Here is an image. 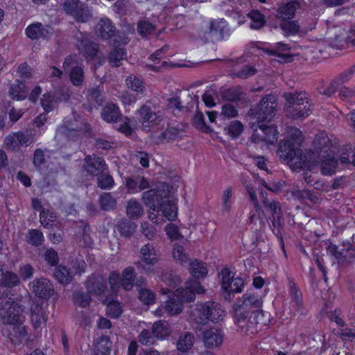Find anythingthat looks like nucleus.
Returning a JSON list of instances; mask_svg holds the SVG:
<instances>
[{"instance_id":"9","label":"nucleus","mask_w":355,"mask_h":355,"mask_svg":"<svg viewBox=\"0 0 355 355\" xmlns=\"http://www.w3.org/2000/svg\"><path fill=\"white\" fill-rule=\"evenodd\" d=\"M63 8L77 22H87L92 17L91 10L87 5L82 3L80 0H66L63 4Z\"/></svg>"},{"instance_id":"21","label":"nucleus","mask_w":355,"mask_h":355,"mask_svg":"<svg viewBox=\"0 0 355 355\" xmlns=\"http://www.w3.org/2000/svg\"><path fill=\"white\" fill-rule=\"evenodd\" d=\"M125 187L129 193H136L150 187L149 181L144 177L135 175L125 178Z\"/></svg>"},{"instance_id":"29","label":"nucleus","mask_w":355,"mask_h":355,"mask_svg":"<svg viewBox=\"0 0 355 355\" xmlns=\"http://www.w3.org/2000/svg\"><path fill=\"white\" fill-rule=\"evenodd\" d=\"M312 110L311 105L304 103V105H290L286 109L288 114L294 119H304L310 115Z\"/></svg>"},{"instance_id":"41","label":"nucleus","mask_w":355,"mask_h":355,"mask_svg":"<svg viewBox=\"0 0 355 355\" xmlns=\"http://www.w3.org/2000/svg\"><path fill=\"white\" fill-rule=\"evenodd\" d=\"M73 298L74 304L78 306L86 308L92 302L91 294L83 291H77L73 293Z\"/></svg>"},{"instance_id":"6","label":"nucleus","mask_w":355,"mask_h":355,"mask_svg":"<svg viewBox=\"0 0 355 355\" xmlns=\"http://www.w3.org/2000/svg\"><path fill=\"white\" fill-rule=\"evenodd\" d=\"M277 98L274 95H266L259 104L250 110V115L258 123L271 121L276 114Z\"/></svg>"},{"instance_id":"55","label":"nucleus","mask_w":355,"mask_h":355,"mask_svg":"<svg viewBox=\"0 0 355 355\" xmlns=\"http://www.w3.org/2000/svg\"><path fill=\"white\" fill-rule=\"evenodd\" d=\"M220 285L223 290L230 287V282L234 279L232 272L227 268H224L219 273Z\"/></svg>"},{"instance_id":"25","label":"nucleus","mask_w":355,"mask_h":355,"mask_svg":"<svg viewBox=\"0 0 355 355\" xmlns=\"http://www.w3.org/2000/svg\"><path fill=\"white\" fill-rule=\"evenodd\" d=\"M121 45H114V48L107 55L108 62L112 67H119L122 65L121 61L127 57V51Z\"/></svg>"},{"instance_id":"61","label":"nucleus","mask_w":355,"mask_h":355,"mask_svg":"<svg viewBox=\"0 0 355 355\" xmlns=\"http://www.w3.org/2000/svg\"><path fill=\"white\" fill-rule=\"evenodd\" d=\"M44 261L50 266H56L59 262V257L57 252L52 248L46 249L44 253Z\"/></svg>"},{"instance_id":"22","label":"nucleus","mask_w":355,"mask_h":355,"mask_svg":"<svg viewBox=\"0 0 355 355\" xmlns=\"http://www.w3.org/2000/svg\"><path fill=\"white\" fill-rule=\"evenodd\" d=\"M300 4L297 1H291L286 3L280 5L277 10L276 17L282 21L290 20L295 17L297 9L300 8Z\"/></svg>"},{"instance_id":"23","label":"nucleus","mask_w":355,"mask_h":355,"mask_svg":"<svg viewBox=\"0 0 355 355\" xmlns=\"http://www.w3.org/2000/svg\"><path fill=\"white\" fill-rule=\"evenodd\" d=\"M142 124L148 126L150 124H157L161 121L160 116L147 105H143L138 110Z\"/></svg>"},{"instance_id":"56","label":"nucleus","mask_w":355,"mask_h":355,"mask_svg":"<svg viewBox=\"0 0 355 355\" xmlns=\"http://www.w3.org/2000/svg\"><path fill=\"white\" fill-rule=\"evenodd\" d=\"M78 234L81 235V241L85 247H90L92 244V239L90 236V227L87 224H82L79 227Z\"/></svg>"},{"instance_id":"46","label":"nucleus","mask_w":355,"mask_h":355,"mask_svg":"<svg viewBox=\"0 0 355 355\" xmlns=\"http://www.w3.org/2000/svg\"><path fill=\"white\" fill-rule=\"evenodd\" d=\"M173 255L175 261L178 262L181 265L189 263L191 261L188 254L185 252L183 245L178 243L174 245Z\"/></svg>"},{"instance_id":"26","label":"nucleus","mask_w":355,"mask_h":355,"mask_svg":"<svg viewBox=\"0 0 355 355\" xmlns=\"http://www.w3.org/2000/svg\"><path fill=\"white\" fill-rule=\"evenodd\" d=\"M31 322L35 329L45 324L47 320V314L42 304H35L31 308Z\"/></svg>"},{"instance_id":"48","label":"nucleus","mask_w":355,"mask_h":355,"mask_svg":"<svg viewBox=\"0 0 355 355\" xmlns=\"http://www.w3.org/2000/svg\"><path fill=\"white\" fill-rule=\"evenodd\" d=\"M72 92L69 87H60L55 89L53 92L55 103L61 102H68L71 96Z\"/></svg>"},{"instance_id":"28","label":"nucleus","mask_w":355,"mask_h":355,"mask_svg":"<svg viewBox=\"0 0 355 355\" xmlns=\"http://www.w3.org/2000/svg\"><path fill=\"white\" fill-rule=\"evenodd\" d=\"M101 116L108 123L117 122L122 117L119 108L114 103H108L103 108Z\"/></svg>"},{"instance_id":"1","label":"nucleus","mask_w":355,"mask_h":355,"mask_svg":"<svg viewBox=\"0 0 355 355\" xmlns=\"http://www.w3.org/2000/svg\"><path fill=\"white\" fill-rule=\"evenodd\" d=\"M262 306V297L252 291H248L237 298L232 306L236 325L247 334L257 332L259 324L266 325L268 320L265 318Z\"/></svg>"},{"instance_id":"17","label":"nucleus","mask_w":355,"mask_h":355,"mask_svg":"<svg viewBox=\"0 0 355 355\" xmlns=\"http://www.w3.org/2000/svg\"><path fill=\"white\" fill-rule=\"evenodd\" d=\"M31 284L33 293L39 298L49 299L55 293L53 284L47 278H35Z\"/></svg>"},{"instance_id":"62","label":"nucleus","mask_w":355,"mask_h":355,"mask_svg":"<svg viewBox=\"0 0 355 355\" xmlns=\"http://www.w3.org/2000/svg\"><path fill=\"white\" fill-rule=\"evenodd\" d=\"M257 73V69L253 66L245 65L239 70L234 71V76L246 79L250 76H254Z\"/></svg>"},{"instance_id":"34","label":"nucleus","mask_w":355,"mask_h":355,"mask_svg":"<svg viewBox=\"0 0 355 355\" xmlns=\"http://www.w3.org/2000/svg\"><path fill=\"white\" fill-rule=\"evenodd\" d=\"M127 216L133 220L138 219L144 214L142 205L135 199H130L127 204Z\"/></svg>"},{"instance_id":"14","label":"nucleus","mask_w":355,"mask_h":355,"mask_svg":"<svg viewBox=\"0 0 355 355\" xmlns=\"http://www.w3.org/2000/svg\"><path fill=\"white\" fill-rule=\"evenodd\" d=\"M53 28L49 25L35 22L26 28V36L32 40H49L53 35Z\"/></svg>"},{"instance_id":"57","label":"nucleus","mask_w":355,"mask_h":355,"mask_svg":"<svg viewBox=\"0 0 355 355\" xmlns=\"http://www.w3.org/2000/svg\"><path fill=\"white\" fill-rule=\"evenodd\" d=\"M180 132L178 128L169 126L161 133L159 139L166 141L175 140L179 137Z\"/></svg>"},{"instance_id":"40","label":"nucleus","mask_w":355,"mask_h":355,"mask_svg":"<svg viewBox=\"0 0 355 355\" xmlns=\"http://www.w3.org/2000/svg\"><path fill=\"white\" fill-rule=\"evenodd\" d=\"M152 332L157 338H164L170 334L168 324L166 321H157L152 327Z\"/></svg>"},{"instance_id":"53","label":"nucleus","mask_w":355,"mask_h":355,"mask_svg":"<svg viewBox=\"0 0 355 355\" xmlns=\"http://www.w3.org/2000/svg\"><path fill=\"white\" fill-rule=\"evenodd\" d=\"M114 180L108 173H101L97 178V185L101 189H110L114 185Z\"/></svg>"},{"instance_id":"39","label":"nucleus","mask_w":355,"mask_h":355,"mask_svg":"<svg viewBox=\"0 0 355 355\" xmlns=\"http://www.w3.org/2000/svg\"><path fill=\"white\" fill-rule=\"evenodd\" d=\"M69 80L73 86H82L85 80L83 67L79 65L73 67L69 73Z\"/></svg>"},{"instance_id":"2","label":"nucleus","mask_w":355,"mask_h":355,"mask_svg":"<svg viewBox=\"0 0 355 355\" xmlns=\"http://www.w3.org/2000/svg\"><path fill=\"white\" fill-rule=\"evenodd\" d=\"M303 141L302 132L291 127L287 130V139L279 142L278 153L281 159L297 168L306 166V156L300 148Z\"/></svg>"},{"instance_id":"3","label":"nucleus","mask_w":355,"mask_h":355,"mask_svg":"<svg viewBox=\"0 0 355 355\" xmlns=\"http://www.w3.org/2000/svg\"><path fill=\"white\" fill-rule=\"evenodd\" d=\"M204 292L205 289L198 281L188 280L184 288L177 289L175 293L169 297L162 306V310L169 315H176L182 312L184 302L193 301L196 293L201 294Z\"/></svg>"},{"instance_id":"63","label":"nucleus","mask_w":355,"mask_h":355,"mask_svg":"<svg viewBox=\"0 0 355 355\" xmlns=\"http://www.w3.org/2000/svg\"><path fill=\"white\" fill-rule=\"evenodd\" d=\"M244 282L241 277L234 278L230 284V287L227 289H224L225 292H232L234 293H241L244 288Z\"/></svg>"},{"instance_id":"42","label":"nucleus","mask_w":355,"mask_h":355,"mask_svg":"<svg viewBox=\"0 0 355 355\" xmlns=\"http://www.w3.org/2000/svg\"><path fill=\"white\" fill-rule=\"evenodd\" d=\"M220 95L227 101H238L241 99L243 92L240 87H232L221 91Z\"/></svg>"},{"instance_id":"4","label":"nucleus","mask_w":355,"mask_h":355,"mask_svg":"<svg viewBox=\"0 0 355 355\" xmlns=\"http://www.w3.org/2000/svg\"><path fill=\"white\" fill-rule=\"evenodd\" d=\"M315 150L320 162V169L323 175H332L338 165V161L330 150V141L327 137H319L315 140Z\"/></svg>"},{"instance_id":"27","label":"nucleus","mask_w":355,"mask_h":355,"mask_svg":"<svg viewBox=\"0 0 355 355\" xmlns=\"http://www.w3.org/2000/svg\"><path fill=\"white\" fill-rule=\"evenodd\" d=\"M284 97L286 101V109L290 105L298 106L309 103L308 94L304 92H286L284 94Z\"/></svg>"},{"instance_id":"50","label":"nucleus","mask_w":355,"mask_h":355,"mask_svg":"<svg viewBox=\"0 0 355 355\" xmlns=\"http://www.w3.org/2000/svg\"><path fill=\"white\" fill-rule=\"evenodd\" d=\"M160 278L164 283L170 286L176 287L180 284V277L169 270H163Z\"/></svg>"},{"instance_id":"18","label":"nucleus","mask_w":355,"mask_h":355,"mask_svg":"<svg viewBox=\"0 0 355 355\" xmlns=\"http://www.w3.org/2000/svg\"><path fill=\"white\" fill-rule=\"evenodd\" d=\"M85 286L91 295H101L107 290V279L101 275L92 274L87 277Z\"/></svg>"},{"instance_id":"58","label":"nucleus","mask_w":355,"mask_h":355,"mask_svg":"<svg viewBox=\"0 0 355 355\" xmlns=\"http://www.w3.org/2000/svg\"><path fill=\"white\" fill-rule=\"evenodd\" d=\"M54 103H55V98L53 94L45 93L41 98V105L46 113L53 110Z\"/></svg>"},{"instance_id":"51","label":"nucleus","mask_w":355,"mask_h":355,"mask_svg":"<svg viewBox=\"0 0 355 355\" xmlns=\"http://www.w3.org/2000/svg\"><path fill=\"white\" fill-rule=\"evenodd\" d=\"M107 304V314L113 318H119L122 313V307L118 301L112 300L107 303V300L103 302Z\"/></svg>"},{"instance_id":"38","label":"nucleus","mask_w":355,"mask_h":355,"mask_svg":"<svg viewBox=\"0 0 355 355\" xmlns=\"http://www.w3.org/2000/svg\"><path fill=\"white\" fill-rule=\"evenodd\" d=\"M111 346L110 337L107 335H102L96 340V355H109Z\"/></svg>"},{"instance_id":"60","label":"nucleus","mask_w":355,"mask_h":355,"mask_svg":"<svg viewBox=\"0 0 355 355\" xmlns=\"http://www.w3.org/2000/svg\"><path fill=\"white\" fill-rule=\"evenodd\" d=\"M139 298L145 304H152L155 303V295L148 288H139Z\"/></svg>"},{"instance_id":"12","label":"nucleus","mask_w":355,"mask_h":355,"mask_svg":"<svg viewBox=\"0 0 355 355\" xmlns=\"http://www.w3.org/2000/svg\"><path fill=\"white\" fill-rule=\"evenodd\" d=\"M264 207L271 211V223L274 228L273 232L279 239L282 244L284 245L281 229L284 224V219L279 202L275 200H264Z\"/></svg>"},{"instance_id":"52","label":"nucleus","mask_w":355,"mask_h":355,"mask_svg":"<svg viewBox=\"0 0 355 355\" xmlns=\"http://www.w3.org/2000/svg\"><path fill=\"white\" fill-rule=\"evenodd\" d=\"M101 208L105 211L113 209L116 206V200L109 193H105L99 198Z\"/></svg>"},{"instance_id":"5","label":"nucleus","mask_w":355,"mask_h":355,"mask_svg":"<svg viewBox=\"0 0 355 355\" xmlns=\"http://www.w3.org/2000/svg\"><path fill=\"white\" fill-rule=\"evenodd\" d=\"M139 254V260L134 262L139 272L148 276L157 275L158 270L156 264L158 262V258L153 244L148 243L142 246Z\"/></svg>"},{"instance_id":"10","label":"nucleus","mask_w":355,"mask_h":355,"mask_svg":"<svg viewBox=\"0 0 355 355\" xmlns=\"http://www.w3.org/2000/svg\"><path fill=\"white\" fill-rule=\"evenodd\" d=\"M256 122L252 123L251 128L254 130L252 135V141L254 143L264 141L270 144H274L277 141V130L273 125H266Z\"/></svg>"},{"instance_id":"43","label":"nucleus","mask_w":355,"mask_h":355,"mask_svg":"<svg viewBox=\"0 0 355 355\" xmlns=\"http://www.w3.org/2000/svg\"><path fill=\"white\" fill-rule=\"evenodd\" d=\"M279 27L285 36H289L296 35L300 31V26L297 21L284 20L281 21Z\"/></svg>"},{"instance_id":"47","label":"nucleus","mask_w":355,"mask_h":355,"mask_svg":"<svg viewBox=\"0 0 355 355\" xmlns=\"http://www.w3.org/2000/svg\"><path fill=\"white\" fill-rule=\"evenodd\" d=\"M288 44H284L282 42H278L275 44V48L270 51H269V53L270 55H274L277 56L278 58L285 60L286 62H291L292 60V57L286 53H279V51H285L289 50Z\"/></svg>"},{"instance_id":"33","label":"nucleus","mask_w":355,"mask_h":355,"mask_svg":"<svg viewBox=\"0 0 355 355\" xmlns=\"http://www.w3.org/2000/svg\"><path fill=\"white\" fill-rule=\"evenodd\" d=\"M116 227L121 236L130 237L135 233L137 225L128 219H122L118 222Z\"/></svg>"},{"instance_id":"20","label":"nucleus","mask_w":355,"mask_h":355,"mask_svg":"<svg viewBox=\"0 0 355 355\" xmlns=\"http://www.w3.org/2000/svg\"><path fill=\"white\" fill-rule=\"evenodd\" d=\"M202 340L205 347L214 348L221 345L223 340V334L220 329L210 328L203 332Z\"/></svg>"},{"instance_id":"16","label":"nucleus","mask_w":355,"mask_h":355,"mask_svg":"<svg viewBox=\"0 0 355 355\" xmlns=\"http://www.w3.org/2000/svg\"><path fill=\"white\" fill-rule=\"evenodd\" d=\"M69 130L77 132V139H79L84 134L89 135L91 132L90 125L82 120L73 119V121H65L64 123L58 128L59 134H69Z\"/></svg>"},{"instance_id":"45","label":"nucleus","mask_w":355,"mask_h":355,"mask_svg":"<svg viewBox=\"0 0 355 355\" xmlns=\"http://www.w3.org/2000/svg\"><path fill=\"white\" fill-rule=\"evenodd\" d=\"M248 15L252 21L250 25L252 29H259L266 24L264 15L257 10H252Z\"/></svg>"},{"instance_id":"54","label":"nucleus","mask_w":355,"mask_h":355,"mask_svg":"<svg viewBox=\"0 0 355 355\" xmlns=\"http://www.w3.org/2000/svg\"><path fill=\"white\" fill-rule=\"evenodd\" d=\"M155 25L148 21H140L137 24V32L143 37L151 34L155 30Z\"/></svg>"},{"instance_id":"7","label":"nucleus","mask_w":355,"mask_h":355,"mask_svg":"<svg viewBox=\"0 0 355 355\" xmlns=\"http://www.w3.org/2000/svg\"><path fill=\"white\" fill-rule=\"evenodd\" d=\"M95 33L98 37L103 40H110L112 45L126 44V39L122 37L112 20L107 17L99 19L95 26Z\"/></svg>"},{"instance_id":"44","label":"nucleus","mask_w":355,"mask_h":355,"mask_svg":"<svg viewBox=\"0 0 355 355\" xmlns=\"http://www.w3.org/2000/svg\"><path fill=\"white\" fill-rule=\"evenodd\" d=\"M53 276L58 282L62 284H68L72 279L69 270L62 266H58L55 268Z\"/></svg>"},{"instance_id":"19","label":"nucleus","mask_w":355,"mask_h":355,"mask_svg":"<svg viewBox=\"0 0 355 355\" xmlns=\"http://www.w3.org/2000/svg\"><path fill=\"white\" fill-rule=\"evenodd\" d=\"M84 168L87 173L92 175H98L104 173L107 169L105 161L103 157L93 155H87L85 158Z\"/></svg>"},{"instance_id":"32","label":"nucleus","mask_w":355,"mask_h":355,"mask_svg":"<svg viewBox=\"0 0 355 355\" xmlns=\"http://www.w3.org/2000/svg\"><path fill=\"white\" fill-rule=\"evenodd\" d=\"M125 84L130 89L136 92L137 95H144L146 87L143 80L140 78L130 74L126 78Z\"/></svg>"},{"instance_id":"59","label":"nucleus","mask_w":355,"mask_h":355,"mask_svg":"<svg viewBox=\"0 0 355 355\" xmlns=\"http://www.w3.org/2000/svg\"><path fill=\"white\" fill-rule=\"evenodd\" d=\"M19 283L18 275L12 272H6L2 277V284L8 288L13 287Z\"/></svg>"},{"instance_id":"11","label":"nucleus","mask_w":355,"mask_h":355,"mask_svg":"<svg viewBox=\"0 0 355 355\" xmlns=\"http://www.w3.org/2000/svg\"><path fill=\"white\" fill-rule=\"evenodd\" d=\"M168 193L167 186L162 185L161 187L150 189L144 191L142 193L141 200L150 209L153 211L157 210L164 200L168 197Z\"/></svg>"},{"instance_id":"49","label":"nucleus","mask_w":355,"mask_h":355,"mask_svg":"<svg viewBox=\"0 0 355 355\" xmlns=\"http://www.w3.org/2000/svg\"><path fill=\"white\" fill-rule=\"evenodd\" d=\"M224 131L232 139L237 138L243 131V125L239 121H233L228 126L224 128Z\"/></svg>"},{"instance_id":"8","label":"nucleus","mask_w":355,"mask_h":355,"mask_svg":"<svg viewBox=\"0 0 355 355\" xmlns=\"http://www.w3.org/2000/svg\"><path fill=\"white\" fill-rule=\"evenodd\" d=\"M231 33L227 21L223 18H218L209 21L205 37L207 42L215 43L227 40Z\"/></svg>"},{"instance_id":"36","label":"nucleus","mask_w":355,"mask_h":355,"mask_svg":"<svg viewBox=\"0 0 355 355\" xmlns=\"http://www.w3.org/2000/svg\"><path fill=\"white\" fill-rule=\"evenodd\" d=\"M26 242L32 246H41L44 242L43 233L37 229L29 230L25 236Z\"/></svg>"},{"instance_id":"30","label":"nucleus","mask_w":355,"mask_h":355,"mask_svg":"<svg viewBox=\"0 0 355 355\" xmlns=\"http://www.w3.org/2000/svg\"><path fill=\"white\" fill-rule=\"evenodd\" d=\"M189 272L193 277L197 279L204 278L206 277L208 272V269L205 263L198 259L190 261Z\"/></svg>"},{"instance_id":"31","label":"nucleus","mask_w":355,"mask_h":355,"mask_svg":"<svg viewBox=\"0 0 355 355\" xmlns=\"http://www.w3.org/2000/svg\"><path fill=\"white\" fill-rule=\"evenodd\" d=\"M155 211H162L163 215L170 221L174 220L177 217L176 207L172 201L168 200V197L164 200L160 207Z\"/></svg>"},{"instance_id":"15","label":"nucleus","mask_w":355,"mask_h":355,"mask_svg":"<svg viewBox=\"0 0 355 355\" xmlns=\"http://www.w3.org/2000/svg\"><path fill=\"white\" fill-rule=\"evenodd\" d=\"M196 311L200 313V322H205L207 320L213 322H217L221 320L223 314V311L212 302H208L200 305Z\"/></svg>"},{"instance_id":"24","label":"nucleus","mask_w":355,"mask_h":355,"mask_svg":"<svg viewBox=\"0 0 355 355\" xmlns=\"http://www.w3.org/2000/svg\"><path fill=\"white\" fill-rule=\"evenodd\" d=\"M78 49L84 57L88 60H92L98 51V44L89 40L84 39L78 44Z\"/></svg>"},{"instance_id":"64","label":"nucleus","mask_w":355,"mask_h":355,"mask_svg":"<svg viewBox=\"0 0 355 355\" xmlns=\"http://www.w3.org/2000/svg\"><path fill=\"white\" fill-rule=\"evenodd\" d=\"M139 342L144 345H151L155 341V337L152 331L148 329H144L138 337Z\"/></svg>"},{"instance_id":"37","label":"nucleus","mask_w":355,"mask_h":355,"mask_svg":"<svg viewBox=\"0 0 355 355\" xmlns=\"http://www.w3.org/2000/svg\"><path fill=\"white\" fill-rule=\"evenodd\" d=\"M9 94L13 99L17 101L25 99L27 96L25 83L23 81L17 80L16 83L10 88Z\"/></svg>"},{"instance_id":"13","label":"nucleus","mask_w":355,"mask_h":355,"mask_svg":"<svg viewBox=\"0 0 355 355\" xmlns=\"http://www.w3.org/2000/svg\"><path fill=\"white\" fill-rule=\"evenodd\" d=\"M1 317L6 324L20 325L25 320L22 308L13 300L7 306L1 308Z\"/></svg>"},{"instance_id":"35","label":"nucleus","mask_w":355,"mask_h":355,"mask_svg":"<svg viewBox=\"0 0 355 355\" xmlns=\"http://www.w3.org/2000/svg\"><path fill=\"white\" fill-rule=\"evenodd\" d=\"M194 340L193 334L189 332H184L180 336L177 342V349L182 352H188L193 347Z\"/></svg>"}]
</instances>
